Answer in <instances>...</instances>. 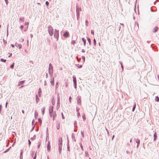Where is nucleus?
<instances>
[{
    "instance_id": "f257e3e1",
    "label": "nucleus",
    "mask_w": 159,
    "mask_h": 159,
    "mask_svg": "<svg viewBox=\"0 0 159 159\" xmlns=\"http://www.w3.org/2000/svg\"><path fill=\"white\" fill-rule=\"evenodd\" d=\"M48 31L49 35L50 36H52L53 34L54 30L52 26L51 25L48 27Z\"/></svg>"
},
{
    "instance_id": "f03ea898",
    "label": "nucleus",
    "mask_w": 159,
    "mask_h": 159,
    "mask_svg": "<svg viewBox=\"0 0 159 159\" xmlns=\"http://www.w3.org/2000/svg\"><path fill=\"white\" fill-rule=\"evenodd\" d=\"M48 70L49 74L52 75L53 73V66L51 63H50L49 64Z\"/></svg>"
},
{
    "instance_id": "7ed1b4c3",
    "label": "nucleus",
    "mask_w": 159,
    "mask_h": 159,
    "mask_svg": "<svg viewBox=\"0 0 159 159\" xmlns=\"http://www.w3.org/2000/svg\"><path fill=\"white\" fill-rule=\"evenodd\" d=\"M54 37L57 39V41L58 40L59 38V30L57 29L55 30Z\"/></svg>"
},
{
    "instance_id": "20e7f679",
    "label": "nucleus",
    "mask_w": 159,
    "mask_h": 159,
    "mask_svg": "<svg viewBox=\"0 0 159 159\" xmlns=\"http://www.w3.org/2000/svg\"><path fill=\"white\" fill-rule=\"evenodd\" d=\"M73 79L74 87L75 89H76L77 82L76 77L75 76H73Z\"/></svg>"
},
{
    "instance_id": "39448f33",
    "label": "nucleus",
    "mask_w": 159,
    "mask_h": 159,
    "mask_svg": "<svg viewBox=\"0 0 159 159\" xmlns=\"http://www.w3.org/2000/svg\"><path fill=\"white\" fill-rule=\"evenodd\" d=\"M154 137V141H155L157 139V134L156 131H155L153 134Z\"/></svg>"
},
{
    "instance_id": "423d86ee",
    "label": "nucleus",
    "mask_w": 159,
    "mask_h": 159,
    "mask_svg": "<svg viewBox=\"0 0 159 159\" xmlns=\"http://www.w3.org/2000/svg\"><path fill=\"white\" fill-rule=\"evenodd\" d=\"M136 142L137 143V148H138V147H139V146L140 144V140L139 139H137L136 140Z\"/></svg>"
},
{
    "instance_id": "0eeeda50",
    "label": "nucleus",
    "mask_w": 159,
    "mask_h": 159,
    "mask_svg": "<svg viewBox=\"0 0 159 159\" xmlns=\"http://www.w3.org/2000/svg\"><path fill=\"white\" fill-rule=\"evenodd\" d=\"M67 150L70 151V146L69 145V140L68 139V137L67 136Z\"/></svg>"
},
{
    "instance_id": "6e6552de",
    "label": "nucleus",
    "mask_w": 159,
    "mask_h": 159,
    "mask_svg": "<svg viewBox=\"0 0 159 159\" xmlns=\"http://www.w3.org/2000/svg\"><path fill=\"white\" fill-rule=\"evenodd\" d=\"M15 46L17 47H18L19 48H21L22 47V46L20 44L18 43H15Z\"/></svg>"
},
{
    "instance_id": "1a4fd4ad",
    "label": "nucleus",
    "mask_w": 159,
    "mask_h": 159,
    "mask_svg": "<svg viewBox=\"0 0 159 159\" xmlns=\"http://www.w3.org/2000/svg\"><path fill=\"white\" fill-rule=\"evenodd\" d=\"M69 36V33L68 32H66L63 34V36L65 37L66 38V37H68Z\"/></svg>"
},
{
    "instance_id": "9d476101",
    "label": "nucleus",
    "mask_w": 159,
    "mask_h": 159,
    "mask_svg": "<svg viewBox=\"0 0 159 159\" xmlns=\"http://www.w3.org/2000/svg\"><path fill=\"white\" fill-rule=\"evenodd\" d=\"M62 139L61 138H60L59 139V145H62Z\"/></svg>"
},
{
    "instance_id": "9b49d317",
    "label": "nucleus",
    "mask_w": 159,
    "mask_h": 159,
    "mask_svg": "<svg viewBox=\"0 0 159 159\" xmlns=\"http://www.w3.org/2000/svg\"><path fill=\"white\" fill-rule=\"evenodd\" d=\"M57 116V114H56V112L55 111H54V112H53V120H55V117L56 116Z\"/></svg>"
},
{
    "instance_id": "f8f14e48",
    "label": "nucleus",
    "mask_w": 159,
    "mask_h": 159,
    "mask_svg": "<svg viewBox=\"0 0 159 159\" xmlns=\"http://www.w3.org/2000/svg\"><path fill=\"white\" fill-rule=\"evenodd\" d=\"M53 106H52L50 107L49 109V112H53Z\"/></svg>"
},
{
    "instance_id": "ddd939ff",
    "label": "nucleus",
    "mask_w": 159,
    "mask_h": 159,
    "mask_svg": "<svg viewBox=\"0 0 159 159\" xmlns=\"http://www.w3.org/2000/svg\"><path fill=\"white\" fill-rule=\"evenodd\" d=\"M47 147L48 151H49L50 150V146L49 142L47 144Z\"/></svg>"
},
{
    "instance_id": "4468645a",
    "label": "nucleus",
    "mask_w": 159,
    "mask_h": 159,
    "mask_svg": "<svg viewBox=\"0 0 159 159\" xmlns=\"http://www.w3.org/2000/svg\"><path fill=\"white\" fill-rule=\"evenodd\" d=\"M158 29V28L157 26H156L154 29L153 32L154 33L157 32Z\"/></svg>"
},
{
    "instance_id": "2eb2a0df",
    "label": "nucleus",
    "mask_w": 159,
    "mask_h": 159,
    "mask_svg": "<svg viewBox=\"0 0 159 159\" xmlns=\"http://www.w3.org/2000/svg\"><path fill=\"white\" fill-rule=\"evenodd\" d=\"M82 40L83 41V42L84 43V46H85L86 45V40L84 39V38H82Z\"/></svg>"
},
{
    "instance_id": "dca6fc26",
    "label": "nucleus",
    "mask_w": 159,
    "mask_h": 159,
    "mask_svg": "<svg viewBox=\"0 0 159 159\" xmlns=\"http://www.w3.org/2000/svg\"><path fill=\"white\" fill-rule=\"evenodd\" d=\"M25 81V80H23V81H20L19 82V83L18 84V86H19L20 85H21L23 84H24V83Z\"/></svg>"
},
{
    "instance_id": "f3484780",
    "label": "nucleus",
    "mask_w": 159,
    "mask_h": 159,
    "mask_svg": "<svg viewBox=\"0 0 159 159\" xmlns=\"http://www.w3.org/2000/svg\"><path fill=\"white\" fill-rule=\"evenodd\" d=\"M61 147L62 145H59V148H58V151L60 153H61Z\"/></svg>"
},
{
    "instance_id": "a211bd4d",
    "label": "nucleus",
    "mask_w": 159,
    "mask_h": 159,
    "mask_svg": "<svg viewBox=\"0 0 159 159\" xmlns=\"http://www.w3.org/2000/svg\"><path fill=\"white\" fill-rule=\"evenodd\" d=\"M24 17H21L19 20V21H21L23 22L24 21Z\"/></svg>"
},
{
    "instance_id": "6ab92c4d",
    "label": "nucleus",
    "mask_w": 159,
    "mask_h": 159,
    "mask_svg": "<svg viewBox=\"0 0 159 159\" xmlns=\"http://www.w3.org/2000/svg\"><path fill=\"white\" fill-rule=\"evenodd\" d=\"M45 107H43L42 109V114L43 115L44 114L45 110Z\"/></svg>"
},
{
    "instance_id": "aec40b11",
    "label": "nucleus",
    "mask_w": 159,
    "mask_h": 159,
    "mask_svg": "<svg viewBox=\"0 0 159 159\" xmlns=\"http://www.w3.org/2000/svg\"><path fill=\"white\" fill-rule=\"evenodd\" d=\"M36 103H37L38 101H39V97H38V96L37 95H36Z\"/></svg>"
},
{
    "instance_id": "412c9836",
    "label": "nucleus",
    "mask_w": 159,
    "mask_h": 159,
    "mask_svg": "<svg viewBox=\"0 0 159 159\" xmlns=\"http://www.w3.org/2000/svg\"><path fill=\"white\" fill-rule=\"evenodd\" d=\"M77 102L78 104H80L81 102V100L80 99V98H78V99H77Z\"/></svg>"
},
{
    "instance_id": "4be33fe9",
    "label": "nucleus",
    "mask_w": 159,
    "mask_h": 159,
    "mask_svg": "<svg viewBox=\"0 0 159 159\" xmlns=\"http://www.w3.org/2000/svg\"><path fill=\"white\" fill-rule=\"evenodd\" d=\"M51 83L52 85H54V78H52V80L51 81Z\"/></svg>"
},
{
    "instance_id": "5701e85b",
    "label": "nucleus",
    "mask_w": 159,
    "mask_h": 159,
    "mask_svg": "<svg viewBox=\"0 0 159 159\" xmlns=\"http://www.w3.org/2000/svg\"><path fill=\"white\" fill-rule=\"evenodd\" d=\"M87 39L89 44L90 45L91 44V41L90 39L89 38H87Z\"/></svg>"
},
{
    "instance_id": "b1692460",
    "label": "nucleus",
    "mask_w": 159,
    "mask_h": 159,
    "mask_svg": "<svg viewBox=\"0 0 159 159\" xmlns=\"http://www.w3.org/2000/svg\"><path fill=\"white\" fill-rule=\"evenodd\" d=\"M155 100L156 101L159 102V97H158V96H156Z\"/></svg>"
},
{
    "instance_id": "393cba45",
    "label": "nucleus",
    "mask_w": 159,
    "mask_h": 159,
    "mask_svg": "<svg viewBox=\"0 0 159 159\" xmlns=\"http://www.w3.org/2000/svg\"><path fill=\"white\" fill-rule=\"evenodd\" d=\"M11 148V147H10L9 148L7 149L4 152H3L4 153H5L7 152H8Z\"/></svg>"
},
{
    "instance_id": "a878e982",
    "label": "nucleus",
    "mask_w": 159,
    "mask_h": 159,
    "mask_svg": "<svg viewBox=\"0 0 159 159\" xmlns=\"http://www.w3.org/2000/svg\"><path fill=\"white\" fill-rule=\"evenodd\" d=\"M41 92V89L39 88L38 93V95L40 97L41 96V94L40 93Z\"/></svg>"
},
{
    "instance_id": "bb28decb",
    "label": "nucleus",
    "mask_w": 159,
    "mask_h": 159,
    "mask_svg": "<svg viewBox=\"0 0 159 159\" xmlns=\"http://www.w3.org/2000/svg\"><path fill=\"white\" fill-rule=\"evenodd\" d=\"M1 61H2V62H5L6 61V59H4L3 58H1L0 60Z\"/></svg>"
},
{
    "instance_id": "cd10ccee",
    "label": "nucleus",
    "mask_w": 159,
    "mask_h": 159,
    "mask_svg": "<svg viewBox=\"0 0 159 159\" xmlns=\"http://www.w3.org/2000/svg\"><path fill=\"white\" fill-rule=\"evenodd\" d=\"M68 84L67 83V82L66 81V80H65V84H64V85L66 86V87H67V86H68Z\"/></svg>"
},
{
    "instance_id": "c85d7f7f",
    "label": "nucleus",
    "mask_w": 159,
    "mask_h": 159,
    "mask_svg": "<svg viewBox=\"0 0 159 159\" xmlns=\"http://www.w3.org/2000/svg\"><path fill=\"white\" fill-rule=\"evenodd\" d=\"M49 116L51 117H52L53 116V112H49Z\"/></svg>"
},
{
    "instance_id": "c756f323",
    "label": "nucleus",
    "mask_w": 159,
    "mask_h": 159,
    "mask_svg": "<svg viewBox=\"0 0 159 159\" xmlns=\"http://www.w3.org/2000/svg\"><path fill=\"white\" fill-rule=\"evenodd\" d=\"M38 121L39 122V123H40V125H41L42 123V120L41 119L39 118L38 119Z\"/></svg>"
},
{
    "instance_id": "7c9ffc66",
    "label": "nucleus",
    "mask_w": 159,
    "mask_h": 159,
    "mask_svg": "<svg viewBox=\"0 0 159 159\" xmlns=\"http://www.w3.org/2000/svg\"><path fill=\"white\" fill-rule=\"evenodd\" d=\"M93 44H94V45L95 46L96 45V40L95 39H93Z\"/></svg>"
},
{
    "instance_id": "2f4dec72",
    "label": "nucleus",
    "mask_w": 159,
    "mask_h": 159,
    "mask_svg": "<svg viewBox=\"0 0 159 159\" xmlns=\"http://www.w3.org/2000/svg\"><path fill=\"white\" fill-rule=\"evenodd\" d=\"M135 107H136V104H135L134 105L133 107L132 108V111H134L135 108Z\"/></svg>"
},
{
    "instance_id": "473e14b6",
    "label": "nucleus",
    "mask_w": 159,
    "mask_h": 159,
    "mask_svg": "<svg viewBox=\"0 0 159 159\" xmlns=\"http://www.w3.org/2000/svg\"><path fill=\"white\" fill-rule=\"evenodd\" d=\"M77 66L79 68H81L82 67V65H81L77 64Z\"/></svg>"
},
{
    "instance_id": "72a5a7b5",
    "label": "nucleus",
    "mask_w": 159,
    "mask_h": 159,
    "mask_svg": "<svg viewBox=\"0 0 159 159\" xmlns=\"http://www.w3.org/2000/svg\"><path fill=\"white\" fill-rule=\"evenodd\" d=\"M35 139V135H34L33 137H32L30 139L32 140H34Z\"/></svg>"
},
{
    "instance_id": "f704fd0d",
    "label": "nucleus",
    "mask_w": 159,
    "mask_h": 159,
    "mask_svg": "<svg viewBox=\"0 0 159 159\" xmlns=\"http://www.w3.org/2000/svg\"><path fill=\"white\" fill-rule=\"evenodd\" d=\"M14 63H13L12 65H11L10 66V68L11 69H13L14 66Z\"/></svg>"
},
{
    "instance_id": "c9c22d12",
    "label": "nucleus",
    "mask_w": 159,
    "mask_h": 159,
    "mask_svg": "<svg viewBox=\"0 0 159 159\" xmlns=\"http://www.w3.org/2000/svg\"><path fill=\"white\" fill-rule=\"evenodd\" d=\"M40 142H39L38 143V145H37V148H38V149H39L40 148Z\"/></svg>"
},
{
    "instance_id": "e433bc0d",
    "label": "nucleus",
    "mask_w": 159,
    "mask_h": 159,
    "mask_svg": "<svg viewBox=\"0 0 159 159\" xmlns=\"http://www.w3.org/2000/svg\"><path fill=\"white\" fill-rule=\"evenodd\" d=\"M88 22L87 20H85V25L86 26H87L88 25Z\"/></svg>"
},
{
    "instance_id": "4c0bfd02",
    "label": "nucleus",
    "mask_w": 159,
    "mask_h": 159,
    "mask_svg": "<svg viewBox=\"0 0 159 159\" xmlns=\"http://www.w3.org/2000/svg\"><path fill=\"white\" fill-rule=\"evenodd\" d=\"M82 58L84 62L85 61V57L84 56H82Z\"/></svg>"
},
{
    "instance_id": "58836bf2",
    "label": "nucleus",
    "mask_w": 159,
    "mask_h": 159,
    "mask_svg": "<svg viewBox=\"0 0 159 159\" xmlns=\"http://www.w3.org/2000/svg\"><path fill=\"white\" fill-rule=\"evenodd\" d=\"M3 41L4 44H6L7 43V42L4 39H3Z\"/></svg>"
},
{
    "instance_id": "ea45409f",
    "label": "nucleus",
    "mask_w": 159,
    "mask_h": 159,
    "mask_svg": "<svg viewBox=\"0 0 159 159\" xmlns=\"http://www.w3.org/2000/svg\"><path fill=\"white\" fill-rule=\"evenodd\" d=\"M82 118H83V120H84L85 119V115L84 114L83 115H82Z\"/></svg>"
},
{
    "instance_id": "a19ab883",
    "label": "nucleus",
    "mask_w": 159,
    "mask_h": 159,
    "mask_svg": "<svg viewBox=\"0 0 159 159\" xmlns=\"http://www.w3.org/2000/svg\"><path fill=\"white\" fill-rule=\"evenodd\" d=\"M57 129H59L60 128V124H58L57 126Z\"/></svg>"
},
{
    "instance_id": "79ce46f5",
    "label": "nucleus",
    "mask_w": 159,
    "mask_h": 159,
    "mask_svg": "<svg viewBox=\"0 0 159 159\" xmlns=\"http://www.w3.org/2000/svg\"><path fill=\"white\" fill-rule=\"evenodd\" d=\"M49 3V2L47 1H46L45 2V4L47 6H48V5Z\"/></svg>"
},
{
    "instance_id": "37998d69",
    "label": "nucleus",
    "mask_w": 159,
    "mask_h": 159,
    "mask_svg": "<svg viewBox=\"0 0 159 159\" xmlns=\"http://www.w3.org/2000/svg\"><path fill=\"white\" fill-rule=\"evenodd\" d=\"M74 126L75 127L76 126V124H77V123H76V121H74Z\"/></svg>"
},
{
    "instance_id": "c03bdc74",
    "label": "nucleus",
    "mask_w": 159,
    "mask_h": 159,
    "mask_svg": "<svg viewBox=\"0 0 159 159\" xmlns=\"http://www.w3.org/2000/svg\"><path fill=\"white\" fill-rule=\"evenodd\" d=\"M75 43V40H72L71 42V43L72 44H74Z\"/></svg>"
},
{
    "instance_id": "a18cd8bd",
    "label": "nucleus",
    "mask_w": 159,
    "mask_h": 159,
    "mask_svg": "<svg viewBox=\"0 0 159 159\" xmlns=\"http://www.w3.org/2000/svg\"><path fill=\"white\" fill-rule=\"evenodd\" d=\"M61 116H62V119H65V117L63 115V114L62 113V112H61Z\"/></svg>"
},
{
    "instance_id": "49530a36",
    "label": "nucleus",
    "mask_w": 159,
    "mask_h": 159,
    "mask_svg": "<svg viewBox=\"0 0 159 159\" xmlns=\"http://www.w3.org/2000/svg\"><path fill=\"white\" fill-rule=\"evenodd\" d=\"M28 143H29V146H30V145L31 144V142L30 140H28Z\"/></svg>"
},
{
    "instance_id": "de8ad7c7",
    "label": "nucleus",
    "mask_w": 159,
    "mask_h": 159,
    "mask_svg": "<svg viewBox=\"0 0 159 159\" xmlns=\"http://www.w3.org/2000/svg\"><path fill=\"white\" fill-rule=\"evenodd\" d=\"M81 134L83 137H84V132L81 131Z\"/></svg>"
},
{
    "instance_id": "09e8293b",
    "label": "nucleus",
    "mask_w": 159,
    "mask_h": 159,
    "mask_svg": "<svg viewBox=\"0 0 159 159\" xmlns=\"http://www.w3.org/2000/svg\"><path fill=\"white\" fill-rule=\"evenodd\" d=\"M120 64H121V68H122V71H123V70H124L123 65L122 64V63L121 62H120Z\"/></svg>"
},
{
    "instance_id": "8fccbe9b",
    "label": "nucleus",
    "mask_w": 159,
    "mask_h": 159,
    "mask_svg": "<svg viewBox=\"0 0 159 159\" xmlns=\"http://www.w3.org/2000/svg\"><path fill=\"white\" fill-rule=\"evenodd\" d=\"M91 34H92L93 35L94 34V31L93 30H91Z\"/></svg>"
},
{
    "instance_id": "3c124183",
    "label": "nucleus",
    "mask_w": 159,
    "mask_h": 159,
    "mask_svg": "<svg viewBox=\"0 0 159 159\" xmlns=\"http://www.w3.org/2000/svg\"><path fill=\"white\" fill-rule=\"evenodd\" d=\"M37 116H38V114H37L36 113V112H35V118H36V117H37Z\"/></svg>"
},
{
    "instance_id": "603ef678",
    "label": "nucleus",
    "mask_w": 159,
    "mask_h": 159,
    "mask_svg": "<svg viewBox=\"0 0 159 159\" xmlns=\"http://www.w3.org/2000/svg\"><path fill=\"white\" fill-rule=\"evenodd\" d=\"M20 155H23V151L22 149L21 150Z\"/></svg>"
},
{
    "instance_id": "864d4df0",
    "label": "nucleus",
    "mask_w": 159,
    "mask_h": 159,
    "mask_svg": "<svg viewBox=\"0 0 159 159\" xmlns=\"http://www.w3.org/2000/svg\"><path fill=\"white\" fill-rule=\"evenodd\" d=\"M36 153H35L33 159H36Z\"/></svg>"
},
{
    "instance_id": "5fc2aeb1",
    "label": "nucleus",
    "mask_w": 159,
    "mask_h": 159,
    "mask_svg": "<svg viewBox=\"0 0 159 159\" xmlns=\"http://www.w3.org/2000/svg\"><path fill=\"white\" fill-rule=\"evenodd\" d=\"M29 24V23L28 22H25V25H28Z\"/></svg>"
},
{
    "instance_id": "6e6d98bb",
    "label": "nucleus",
    "mask_w": 159,
    "mask_h": 159,
    "mask_svg": "<svg viewBox=\"0 0 159 159\" xmlns=\"http://www.w3.org/2000/svg\"><path fill=\"white\" fill-rule=\"evenodd\" d=\"M57 85H58V82H57L56 83V86H55V87H56V89L57 88H58V86H57Z\"/></svg>"
},
{
    "instance_id": "4d7b16f0",
    "label": "nucleus",
    "mask_w": 159,
    "mask_h": 159,
    "mask_svg": "<svg viewBox=\"0 0 159 159\" xmlns=\"http://www.w3.org/2000/svg\"><path fill=\"white\" fill-rule=\"evenodd\" d=\"M52 102V105H54V104H55V102L54 101H52V102Z\"/></svg>"
},
{
    "instance_id": "13d9d810",
    "label": "nucleus",
    "mask_w": 159,
    "mask_h": 159,
    "mask_svg": "<svg viewBox=\"0 0 159 159\" xmlns=\"http://www.w3.org/2000/svg\"><path fill=\"white\" fill-rule=\"evenodd\" d=\"M23 159V155H20V159Z\"/></svg>"
},
{
    "instance_id": "bf43d9fd",
    "label": "nucleus",
    "mask_w": 159,
    "mask_h": 159,
    "mask_svg": "<svg viewBox=\"0 0 159 159\" xmlns=\"http://www.w3.org/2000/svg\"><path fill=\"white\" fill-rule=\"evenodd\" d=\"M23 27H24V26H23V25H20V29H21V30H22V29H23Z\"/></svg>"
},
{
    "instance_id": "052dcab7",
    "label": "nucleus",
    "mask_w": 159,
    "mask_h": 159,
    "mask_svg": "<svg viewBox=\"0 0 159 159\" xmlns=\"http://www.w3.org/2000/svg\"><path fill=\"white\" fill-rule=\"evenodd\" d=\"M5 1L6 4H7V5L8 3V0H5Z\"/></svg>"
},
{
    "instance_id": "680f3d73",
    "label": "nucleus",
    "mask_w": 159,
    "mask_h": 159,
    "mask_svg": "<svg viewBox=\"0 0 159 159\" xmlns=\"http://www.w3.org/2000/svg\"><path fill=\"white\" fill-rule=\"evenodd\" d=\"M34 120H32V125H33L34 124Z\"/></svg>"
},
{
    "instance_id": "e2e57ef3",
    "label": "nucleus",
    "mask_w": 159,
    "mask_h": 159,
    "mask_svg": "<svg viewBox=\"0 0 159 159\" xmlns=\"http://www.w3.org/2000/svg\"><path fill=\"white\" fill-rule=\"evenodd\" d=\"M34 126L32 128V129L30 131L31 132L32 131H33L34 129Z\"/></svg>"
},
{
    "instance_id": "0e129e2a",
    "label": "nucleus",
    "mask_w": 159,
    "mask_h": 159,
    "mask_svg": "<svg viewBox=\"0 0 159 159\" xmlns=\"http://www.w3.org/2000/svg\"><path fill=\"white\" fill-rule=\"evenodd\" d=\"M59 102H60L59 99L58 98V100H57V104H60Z\"/></svg>"
},
{
    "instance_id": "69168bd1",
    "label": "nucleus",
    "mask_w": 159,
    "mask_h": 159,
    "mask_svg": "<svg viewBox=\"0 0 159 159\" xmlns=\"http://www.w3.org/2000/svg\"><path fill=\"white\" fill-rule=\"evenodd\" d=\"M8 104L7 102L5 104V107L6 108H7V104Z\"/></svg>"
},
{
    "instance_id": "338daca9",
    "label": "nucleus",
    "mask_w": 159,
    "mask_h": 159,
    "mask_svg": "<svg viewBox=\"0 0 159 159\" xmlns=\"http://www.w3.org/2000/svg\"><path fill=\"white\" fill-rule=\"evenodd\" d=\"M11 46L12 47V48H14V44H11Z\"/></svg>"
},
{
    "instance_id": "774afa93",
    "label": "nucleus",
    "mask_w": 159,
    "mask_h": 159,
    "mask_svg": "<svg viewBox=\"0 0 159 159\" xmlns=\"http://www.w3.org/2000/svg\"><path fill=\"white\" fill-rule=\"evenodd\" d=\"M81 52H85V51L84 50V49H82V51Z\"/></svg>"
}]
</instances>
